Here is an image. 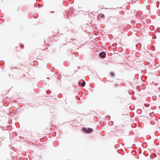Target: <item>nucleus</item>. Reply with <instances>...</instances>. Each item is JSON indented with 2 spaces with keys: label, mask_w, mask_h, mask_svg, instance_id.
<instances>
[{
  "label": "nucleus",
  "mask_w": 160,
  "mask_h": 160,
  "mask_svg": "<svg viewBox=\"0 0 160 160\" xmlns=\"http://www.w3.org/2000/svg\"><path fill=\"white\" fill-rule=\"evenodd\" d=\"M82 130L85 133H89L92 131V129L91 128H88V129H86L85 128H83Z\"/></svg>",
  "instance_id": "obj_1"
},
{
  "label": "nucleus",
  "mask_w": 160,
  "mask_h": 160,
  "mask_svg": "<svg viewBox=\"0 0 160 160\" xmlns=\"http://www.w3.org/2000/svg\"><path fill=\"white\" fill-rule=\"evenodd\" d=\"M99 55L102 58H104L105 57V53L104 52H101Z\"/></svg>",
  "instance_id": "obj_2"
},
{
  "label": "nucleus",
  "mask_w": 160,
  "mask_h": 160,
  "mask_svg": "<svg viewBox=\"0 0 160 160\" xmlns=\"http://www.w3.org/2000/svg\"><path fill=\"white\" fill-rule=\"evenodd\" d=\"M82 87H84L85 85V82L84 81H82Z\"/></svg>",
  "instance_id": "obj_3"
},
{
  "label": "nucleus",
  "mask_w": 160,
  "mask_h": 160,
  "mask_svg": "<svg viewBox=\"0 0 160 160\" xmlns=\"http://www.w3.org/2000/svg\"><path fill=\"white\" fill-rule=\"evenodd\" d=\"M110 75L112 77H113L114 76V74L113 72H112L110 73Z\"/></svg>",
  "instance_id": "obj_4"
},
{
  "label": "nucleus",
  "mask_w": 160,
  "mask_h": 160,
  "mask_svg": "<svg viewBox=\"0 0 160 160\" xmlns=\"http://www.w3.org/2000/svg\"><path fill=\"white\" fill-rule=\"evenodd\" d=\"M104 17V14H102V15H101V18H103Z\"/></svg>",
  "instance_id": "obj_5"
},
{
  "label": "nucleus",
  "mask_w": 160,
  "mask_h": 160,
  "mask_svg": "<svg viewBox=\"0 0 160 160\" xmlns=\"http://www.w3.org/2000/svg\"><path fill=\"white\" fill-rule=\"evenodd\" d=\"M21 46L22 47V48H24V45H21Z\"/></svg>",
  "instance_id": "obj_6"
},
{
  "label": "nucleus",
  "mask_w": 160,
  "mask_h": 160,
  "mask_svg": "<svg viewBox=\"0 0 160 160\" xmlns=\"http://www.w3.org/2000/svg\"><path fill=\"white\" fill-rule=\"evenodd\" d=\"M78 83L79 84H81L82 85V83H81L80 82H79Z\"/></svg>",
  "instance_id": "obj_7"
}]
</instances>
